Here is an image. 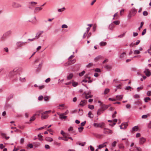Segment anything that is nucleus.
<instances>
[{
	"mask_svg": "<svg viewBox=\"0 0 151 151\" xmlns=\"http://www.w3.org/2000/svg\"><path fill=\"white\" fill-rule=\"evenodd\" d=\"M19 69L17 68H14L12 71H11L9 73V75L10 77L12 78L16 76V75L18 74L19 76L20 74L18 73Z\"/></svg>",
	"mask_w": 151,
	"mask_h": 151,
	"instance_id": "nucleus-1",
	"label": "nucleus"
},
{
	"mask_svg": "<svg viewBox=\"0 0 151 151\" xmlns=\"http://www.w3.org/2000/svg\"><path fill=\"white\" fill-rule=\"evenodd\" d=\"M51 112V110H49L47 111H45L43 113H41L42 116L41 118L42 119H47L48 116L47 114L50 113Z\"/></svg>",
	"mask_w": 151,
	"mask_h": 151,
	"instance_id": "nucleus-2",
	"label": "nucleus"
},
{
	"mask_svg": "<svg viewBox=\"0 0 151 151\" xmlns=\"http://www.w3.org/2000/svg\"><path fill=\"white\" fill-rule=\"evenodd\" d=\"M76 61V59H74L73 60H68V61L65 64V65L67 66L69 65L74 63Z\"/></svg>",
	"mask_w": 151,
	"mask_h": 151,
	"instance_id": "nucleus-3",
	"label": "nucleus"
},
{
	"mask_svg": "<svg viewBox=\"0 0 151 151\" xmlns=\"http://www.w3.org/2000/svg\"><path fill=\"white\" fill-rule=\"evenodd\" d=\"M128 125V124L127 122H124L122 123V124L119 126V127L121 129H125Z\"/></svg>",
	"mask_w": 151,
	"mask_h": 151,
	"instance_id": "nucleus-4",
	"label": "nucleus"
},
{
	"mask_svg": "<svg viewBox=\"0 0 151 151\" xmlns=\"http://www.w3.org/2000/svg\"><path fill=\"white\" fill-rule=\"evenodd\" d=\"M137 12V10L134 8H133L129 12V13L132 15L133 16L136 14Z\"/></svg>",
	"mask_w": 151,
	"mask_h": 151,
	"instance_id": "nucleus-5",
	"label": "nucleus"
},
{
	"mask_svg": "<svg viewBox=\"0 0 151 151\" xmlns=\"http://www.w3.org/2000/svg\"><path fill=\"white\" fill-rule=\"evenodd\" d=\"M104 125V123H102L99 124L97 123H94L93 124V126L94 127H102Z\"/></svg>",
	"mask_w": 151,
	"mask_h": 151,
	"instance_id": "nucleus-6",
	"label": "nucleus"
},
{
	"mask_svg": "<svg viewBox=\"0 0 151 151\" xmlns=\"http://www.w3.org/2000/svg\"><path fill=\"white\" fill-rule=\"evenodd\" d=\"M58 115L59 116V118L61 120H65L67 119V116H64V115H63L62 114H60V113H59L58 114Z\"/></svg>",
	"mask_w": 151,
	"mask_h": 151,
	"instance_id": "nucleus-7",
	"label": "nucleus"
},
{
	"mask_svg": "<svg viewBox=\"0 0 151 151\" xmlns=\"http://www.w3.org/2000/svg\"><path fill=\"white\" fill-rule=\"evenodd\" d=\"M144 73H145V75L147 77L150 76L151 75V73L148 69H145V70L144 71Z\"/></svg>",
	"mask_w": 151,
	"mask_h": 151,
	"instance_id": "nucleus-8",
	"label": "nucleus"
},
{
	"mask_svg": "<svg viewBox=\"0 0 151 151\" xmlns=\"http://www.w3.org/2000/svg\"><path fill=\"white\" fill-rule=\"evenodd\" d=\"M12 6L14 8H17L21 7V5L19 4L13 2L12 4Z\"/></svg>",
	"mask_w": 151,
	"mask_h": 151,
	"instance_id": "nucleus-9",
	"label": "nucleus"
},
{
	"mask_svg": "<svg viewBox=\"0 0 151 151\" xmlns=\"http://www.w3.org/2000/svg\"><path fill=\"white\" fill-rule=\"evenodd\" d=\"M43 31H40L39 32L36 34V35L35 38L36 39H38L39 38L40 35L43 33Z\"/></svg>",
	"mask_w": 151,
	"mask_h": 151,
	"instance_id": "nucleus-10",
	"label": "nucleus"
},
{
	"mask_svg": "<svg viewBox=\"0 0 151 151\" xmlns=\"http://www.w3.org/2000/svg\"><path fill=\"white\" fill-rule=\"evenodd\" d=\"M146 141L145 139L143 137H141L139 138V142L140 144H142Z\"/></svg>",
	"mask_w": 151,
	"mask_h": 151,
	"instance_id": "nucleus-11",
	"label": "nucleus"
},
{
	"mask_svg": "<svg viewBox=\"0 0 151 151\" xmlns=\"http://www.w3.org/2000/svg\"><path fill=\"white\" fill-rule=\"evenodd\" d=\"M86 102L87 101L85 100H82L81 101L80 104H79V105L82 106H83L86 104Z\"/></svg>",
	"mask_w": 151,
	"mask_h": 151,
	"instance_id": "nucleus-12",
	"label": "nucleus"
},
{
	"mask_svg": "<svg viewBox=\"0 0 151 151\" xmlns=\"http://www.w3.org/2000/svg\"><path fill=\"white\" fill-rule=\"evenodd\" d=\"M106 143H107V142H105L104 143H103V144L99 145V146L98 149H100L102 148H103V147H106V145L105 144Z\"/></svg>",
	"mask_w": 151,
	"mask_h": 151,
	"instance_id": "nucleus-13",
	"label": "nucleus"
},
{
	"mask_svg": "<svg viewBox=\"0 0 151 151\" xmlns=\"http://www.w3.org/2000/svg\"><path fill=\"white\" fill-rule=\"evenodd\" d=\"M112 132V130L109 129H105L104 133L105 134L111 133Z\"/></svg>",
	"mask_w": 151,
	"mask_h": 151,
	"instance_id": "nucleus-14",
	"label": "nucleus"
},
{
	"mask_svg": "<svg viewBox=\"0 0 151 151\" xmlns=\"http://www.w3.org/2000/svg\"><path fill=\"white\" fill-rule=\"evenodd\" d=\"M122 95L117 96H116V99H114V101L116 100H120V99H122Z\"/></svg>",
	"mask_w": 151,
	"mask_h": 151,
	"instance_id": "nucleus-15",
	"label": "nucleus"
},
{
	"mask_svg": "<svg viewBox=\"0 0 151 151\" xmlns=\"http://www.w3.org/2000/svg\"><path fill=\"white\" fill-rule=\"evenodd\" d=\"M25 43V42H17V43L16 44L18 47H20L22 46Z\"/></svg>",
	"mask_w": 151,
	"mask_h": 151,
	"instance_id": "nucleus-16",
	"label": "nucleus"
},
{
	"mask_svg": "<svg viewBox=\"0 0 151 151\" xmlns=\"http://www.w3.org/2000/svg\"><path fill=\"white\" fill-rule=\"evenodd\" d=\"M33 144L35 147H37L40 145V143L37 142H33Z\"/></svg>",
	"mask_w": 151,
	"mask_h": 151,
	"instance_id": "nucleus-17",
	"label": "nucleus"
},
{
	"mask_svg": "<svg viewBox=\"0 0 151 151\" xmlns=\"http://www.w3.org/2000/svg\"><path fill=\"white\" fill-rule=\"evenodd\" d=\"M42 9V8L41 7H36L35 8V9L34 12H39V11L41 10Z\"/></svg>",
	"mask_w": 151,
	"mask_h": 151,
	"instance_id": "nucleus-18",
	"label": "nucleus"
},
{
	"mask_svg": "<svg viewBox=\"0 0 151 151\" xmlns=\"http://www.w3.org/2000/svg\"><path fill=\"white\" fill-rule=\"evenodd\" d=\"M45 140L47 141L51 142L53 141V139L50 137H47L45 138Z\"/></svg>",
	"mask_w": 151,
	"mask_h": 151,
	"instance_id": "nucleus-19",
	"label": "nucleus"
},
{
	"mask_svg": "<svg viewBox=\"0 0 151 151\" xmlns=\"http://www.w3.org/2000/svg\"><path fill=\"white\" fill-rule=\"evenodd\" d=\"M73 76V73H70L69 75L68 76L67 78L68 80H70L71 79Z\"/></svg>",
	"mask_w": 151,
	"mask_h": 151,
	"instance_id": "nucleus-20",
	"label": "nucleus"
},
{
	"mask_svg": "<svg viewBox=\"0 0 151 151\" xmlns=\"http://www.w3.org/2000/svg\"><path fill=\"white\" fill-rule=\"evenodd\" d=\"M101 58H102V57L101 55H99L94 59V60L95 62H97Z\"/></svg>",
	"mask_w": 151,
	"mask_h": 151,
	"instance_id": "nucleus-21",
	"label": "nucleus"
},
{
	"mask_svg": "<svg viewBox=\"0 0 151 151\" xmlns=\"http://www.w3.org/2000/svg\"><path fill=\"white\" fill-rule=\"evenodd\" d=\"M130 151H141L142 150L140 148H138L137 147H136L135 149L133 150H132L131 149H129Z\"/></svg>",
	"mask_w": 151,
	"mask_h": 151,
	"instance_id": "nucleus-22",
	"label": "nucleus"
},
{
	"mask_svg": "<svg viewBox=\"0 0 151 151\" xmlns=\"http://www.w3.org/2000/svg\"><path fill=\"white\" fill-rule=\"evenodd\" d=\"M104 111L103 109L101 108V109H99L97 111V114L98 115H100L101 113H103V112Z\"/></svg>",
	"mask_w": 151,
	"mask_h": 151,
	"instance_id": "nucleus-23",
	"label": "nucleus"
},
{
	"mask_svg": "<svg viewBox=\"0 0 151 151\" xmlns=\"http://www.w3.org/2000/svg\"><path fill=\"white\" fill-rule=\"evenodd\" d=\"M108 107L107 106L105 105H104L102 106L101 108L104 111V110H105L107 109Z\"/></svg>",
	"mask_w": 151,
	"mask_h": 151,
	"instance_id": "nucleus-24",
	"label": "nucleus"
},
{
	"mask_svg": "<svg viewBox=\"0 0 151 151\" xmlns=\"http://www.w3.org/2000/svg\"><path fill=\"white\" fill-rule=\"evenodd\" d=\"M114 86L116 88L114 89L115 91H116L117 89H121V85L119 84L118 85H115Z\"/></svg>",
	"mask_w": 151,
	"mask_h": 151,
	"instance_id": "nucleus-25",
	"label": "nucleus"
},
{
	"mask_svg": "<svg viewBox=\"0 0 151 151\" xmlns=\"http://www.w3.org/2000/svg\"><path fill=\"white\" fill-rule=\"evenodd\" d=\"M109 29L111 30H112L113 29V23H111L109 24Z\"/></svg>",
	"mask_w": 151,
	"mask_h": 151,
	"instance_id": "nucleus-26",
	"label": "nucleus"
},
{
	"mask_svg": "<svg viewBox=\"0 0 151 151\" xmlns=\"http://www.w3.org/2000/svg\"><path fill=\"white\" fill-rule=\"evenodd\" d=\"M110 90L109 88H106L104 91V94L105 95L107 94L109 92ZM102 93V94H103Z\"/></svg>",
	"mask_w": 151,
	"mask_h": 151,
	"instance_id": "nucleus-27",
	"label": "nucleus"
},
{
	"mask_svg": "<svg viewBox=\"0 0 151 151\" xmlns=\"http://www.w3.org/2000/svg\"><path fill=\"white\" fill-rule=\"evenodd\" d=\"M138 128L137 126H135L132 128V132H134V131H137L138 130Z\"/></svg>",
	"mask_w": 151,
	"mask_h": 151,
	"instance_id": "nucleus-28",
	"label": "nucleus"
},
{
	"mask_svg": "<svg viewBox=\"0 0 151 151\" xmlns=\"http://www.w3.org/2000/svg\"><path fill=\"white\" fill-rule=\"evenodd\" d=\"M93 96L91 94H89V93H87L86 94V99H88L90 98H91Z\"/></svg>",
	"mask_w": 151,
	"mask_h": 151,
	"instance_id": "nucleus-29",
	"label": "nucleus"
},
{
	"mask_svg": "<svg viewBox=\"0 0 151 151\" xmlns=\"http://www.w3.org/2000/svg\"><path fill=\"white\" fill-rule=\"evenodd\" d=\"M106 42H101L100 43L99 45L100 46H102L106 45Z\"/></svg>",
	"mask_w": 151,
	"mask_h": 151,
	"instance_id": "nucleus-30",
	"label": "nucleus"
},
{
	"mask_svg": "<svg viewBox=\"0 0 151 151\" xmlns=\"http://www.w3.org/2000/svg\"><path fill=\"white\" fill-rule=\"evenodd\" d=\"M88 116L90 118L93 117V115L92 114L90 111H89L88 113Z\"/></svg>",
	"mask_w": 151,
	"mask_h": 151,
	"instance_id": "nucleus-31",
	"label": "nucleus"
},
{
	"mask_svg": "<svg viewBox=\"0 0 151 151\" xmlns=\"http://www.w3.org/2000/svg\"><path fill=\"white\" fill-rule=\"evenodd\" d=\"M42 110H40L37 111L36 114H35V116L37 115L39 116L40 114L42 113Z\"/></svg>",
	"mask_w": 151,
	"mask_h": 151,
	"instance_id": "nucleus-32",
	"label": "nucleus"
},
{
	"mask_svg": "<svg viewBox=\"0 0 151 151\" xmlns=\"http://www.w3.org/2000/svg\"><path fill=\"white\" fill-rule=\"evenodd\" d=\"M37 4V2L33 1L30 2L29 3V4H30L32 6H34L35 5Z\"/></svg>",
	"mask_w": 151,
	"mask_h": 151,
	"instance_id": "nucleus-33",
	"label": "nucleus"
},
{
	"mask_svg": "<svg viewBox=\"0 0 151 151\" xmlns=\"http://www.w3.org/2000/svg\"><path fill=\"white\" fill-rule=\"evenodd\" d=\"M35 115L34 114L31 117V118H30V121H34L35 119Z\"/></svg>",
	"mask_w": 151,
	"mask_h": 151,
	"instance_id": "nucleus-34",
	"label": "nucleus"
},
{
	"mask_svg": "<svg viewBox=\"0 0 151 151\" xmlns=\"http://www.w3.org/2000/svg\"><path fill=\"white\" fill-rule=\"evenodd\" d=\"M88 107L91 109H93L94 108V106L93 105H88Z\"/></svg>",
	"mask_w": 151,
	"mask_h": 151,
	"instance_id": "nucleus-35",
	"label": "nucleus"
},
{
	"mask_svg": "<svg viewBox=\"0 0 151 151\" xmlns=\"http://www.w3.org/2000/svg\"><path fill=\"white\" fill-rule=\"evenodd\" d=\"M120 23V21L119 20L114 21V24L116 25H119Z\"/></svg>",
	"mask_w": 151,
	"mask_h": 151,
	"instance_id": "nucleus-36",
	"label": "nucleus"
},
{
	"mask_svg": "<svg viewBox=\"0 0 151 151\" xmlns=\"http://www.w3.org/2000/svg\"><path fill=\"white\" fill-rule=\"evenodd\" d=\"M65 8L64 7H63L62 8L58 9V11L59 12H62L65 10Z\"/></svg>",
	"mask_w": 151,
	"mask_h": 151,
	"instance_id": "nucleus-37",
	"label": "nucleus"
},
{
	"mask_svg": "<svg viewBox=\"0 0 151 151\" xmlns=\"http://www.w3.org/2000/svg\"><path fill=\"white\" fill-rule=\"evenodd\" d=\"M85 71L84 70H83L81 72L79 73V76H82L84 75V74H85Z\"/></svg>",
	"mask_w": 151,
	"mask_h": 151,
	"instance_id": "nucleus-38",
	"label": "nucleus"
},
{
	"mask_svg": "<svg viewBox=\"0 0 151 151\" xmlns=\"http://www.w3.org/2000/svg\"><path fill=\"white\" fill-rule=\"evenodd\" d=\"M140 52L139 50H135L134 52V54H139Z\"/></svg>",
	"mask_w": 151,
	"mask_h": 151,
	"instance_id": "nucleus-39",
	"label": "nucleus"
},
{
	"mask_svg": "<svg viewBox=\"0 0 151 151\" xmlns=\"http://www.w3.org/2000/svg\"><path fill=\"white\" fill-rule=\"evenodd\" d=\"M50 97L48 96H46L44 97V99L45 101H48Z\"/></svg>",
	"mask_w": 151,
	"mask_h": 151,
	"instance_id": "nucleus-40",
	"label": "nucleus"
},
{
	"mask_svg": "<svg viewBox=\"0 0 151 151\" xmlns=\"http://www.w3.org/2000/svg\"><path fill=\"white\" fill-rule=\"evenodd\" d=\"M44 98L42 96H40L38 97V100L39 101H42Z\"/></svg>",
	"mask_w": 151,
	"mask_h": 151,
	"instance_id": "nucleus-41",
	"label": "nucleus"
},
{
	"mask_svg": "<svg viewBox=\"0 0 151 151\" xmlns=\"http://www.w3.org/2000/svg\"><path fill=\"white\" fill-rule=\"evenodd\" d=\"M78 83L76 82H73L72 83V85L74 87H76L77 86Z\"/></svg>",
	"mask_w": 151,
	"mask_h": 151,
	"instance_id": "nucleus-42",
	"label": "nucleus"
},
{
	"mask_svg": "<svg viewBox=\"0 0 151 151\" xmlns=\"http://www.w3.org/2000/svg\"><path fill=\"white\" fill-rule=\"evenodd\" d=\"M119 16L118 14V13H116L114 14V18H115L116 19H117V18L119 17Z\"/></svg>",
	"mask_w": 151,
	"mask_h": 151,
	"instance_id": "nucleus-43",
	"label": "nucleus"
},
{
	"mask_svg": "<svg viewBox=\"0 0 151 151\" xmlns=\"http://www.w3.org/2000/svg\"><path fill=\"white\" fill-rule=\"evenodd\" d=\"M143 86H141V87H138L137 89V91H139L140 90H142L143 88Z\"/></svg>",
	"mask_w": 151,
	"mask_h": 151,
	"instance_id": "nucleus-44",
	"label": "nucleus"
},
{
	"mask_svg": "<svg viewBox=\"0 0 151 151\" xmlns=\"http://www.w3.org/2000/svg\"><path fill=\"white\" fill-rule=\"evenodd\" d=\"M144 24V22H141L140 24V26L139 27L138 29L140 30L141 29L142 27V26Z\"/></svg>",
	"mask_w": 151,
	"mask_h": 151,
	"instance_id": "nucleus-45",
	"label": "nucleus"
},
{
	"mask_svg": "<svg viewBox=\"0 0 151 151\" xmlns=\"http://www.w3.org/2000/svg\"><path fill=\"white\" fill-rule=\"evenodd\" d=\"M120 149H122L124 148V147L122 144H120L118 145Z\"/></svg>",
	"mask_w": 151,
	"mask_h": 151,
	"instance_id": "nucleus-46",
	"label": "nucleus"
},
{
	"mask_svg": "<svg viewBox=\"0 0 151 151\" xmlns=\"http://www.w3.org/2000/svg\"><path fill=\"white\" fill-rule=\"evenodd\" d=\"M84 128L83 127H80L78 128V131L79 132H81L83 129Z\"/></svg>",
	"mask_w": 151,
	"mask_h": 151,
	"instance_id": "nucleus-47",
	"label": "nucleus"
},
{
	"mask_svg": "<svg viewBox=\"0 0 151 151\" xmlns=\"http://www.w3.org/2000/svg\"><path fill=\"white\" fill-rule=\"evenodd\" d=\"M105 68L108 70H109L111 68V67L110 66L108 65H106L105 66Z\"/></svg>",
	"mask_w": 151,
	"mask_h": 151,
	"instance_id": "nucleus-48",
	"label": "nucleus"
},
{
	"mask_svg": "<svg viewBox=\"0 0 151 151\" xmlns=\"http://www.w3.org/2000/svg\"><path fill=\"white\" fill-rule=\"evenodd\" d=\"M150 99L149 97H146L144 99V100L145 102H147L148 101L150 100Z\"/></svg>",
	"mask_w": 151,
	"mask_h": 151,
	"instance_id": "nucleus-49",
	"label": "nucleus"
},
{
	"mask_svg": "<svg viewBox=\"0 0 151 151\" xmlns=\"http://www.w3.org/2000/svg\"><path fill=\"white\" fill-rule=\"evenodd\" d=\"M125 53L124 52H123L122 54L120 55V57L121 58H123L125 56Z\"/></svg>",
	"mask_w": 151,
	"mask_h": 151,
	"instance_id": "nucleus-50",
	"label": "nucleus"
},
{
	"mask_svg": "<svg viewBox=\"0 0 151 151\" xmlns=\"http://www.w3.org/2000/svg\"><path fill=\"white\" fill-rule=\"evenodd\" d=\"M122 140H125V143H126V144L127 145H128V142H129L128 141V140L127 139H122Z\"/></svg>",
	"mask_w": 151,
	"mask_h": 151,
	"instance_id": "nucleus-51",
	"label": "nucleus"
},
{
	"mask_svg": "<svg viewBox=\"0 0 151 151\" xmlns=\"http://www.w3.org/2000/svg\"><path fill=\"white\" fill-rule=\"evenodd\" d=\"M93 64L92 63H90L86 65V67L89 68L93 66Z\"/></svg>",
	"mask_w": 151,
	"mask_h": 151,
	"instance_id": "nucleus-52",
	"label": "nucleus"
},
{
	"mask_svg": "<svg viewBox=\"0 0 151 151\" xmlns=\"http://www.w3.org/2000/svg\"><path fill=\"white\" fill-rule=\"evenodd\" d=\"M13 98V96L12 95H10L7 98V99L8 100H9L10 99L12 98Z\"/></svg>",
	"mask_w": 151,
	"mask_h": 151,
	"instance_id": "nucleus-53",
	"label": "nucleus"
},
{
	"mask_svg": "<svg viewBox=\"0 0 151 151\" xmlns=\"http://www.w3.org/2000/svg\"><path fill=\"white\" fill-rule=\"evenodd\" d=\"M27 146L31 148H32L33 147V145L32 144H29L27 145Z\"/></svg>",
	"mask_w": 151,
	"mask_h": 151,
	"instance_id": "nucleus-54",
	"label": "nucleus"
},
{
	"mask_svg": "<svg viewBox=\"0 0 151 151\" xmlns=\"http://www.w3.org/2000/svg\"><path fill=\"white\" fill-rule=\"evenodd\" d=\"M146 29H144L143 32H142V35H144L146 33Z\"/></svg>",
	"mask_w": 151,
	"mask_h": 151,
	"instance_id": "nucleus-55",
	"label": "nucleus"
},
{
	"mask_svg": "<svg viewBox=\"0 0 151 151\" xmlns=\"http://www.w3.org/2000/svg\"><path fill=\"white\" fill-rule=\"evenodd\" d=\"M44 87H45L44 85H42L41 86H39L38 88L39 89L41 90V89L44 88Z\"/></svg>",
	"mask_w": 151,
	"mask_h": 151,
	"instance_id": "nucleus-56",
	"label": "nucleus"
},
{
	"mask_svg": "<svg viewBox=\"0 0 151 151\" xmlns=\"http://www.w3.org/2000/svg\"><path fill=\"white\" fill-rule=\"evenodd\" d=\"M86 122L85 121H84V122L81 123V126H82V127L84 126L85 125V124H86Z\"/></svg>",
	"mask_w": 151,
	"mask_h": 151,
	"instance_id": "nucleus-57",
	"label": "nucleus"
},
{
	"mask_svg": "<svg viewBox=\"0 0 151 151\" xmlns=\"http://www.w3.org/2000/svg\"><path fill=\"white\" fill-rule=\"evenodd\" d=\"M124 12V9H123L121 10L120 12V15L122 16V15Z\"/></svg>",
	"mask_w": 151,
	"mask_h": 151,
	"instance_id": "nucleus-58",
	"label": "nucleus"
},
{
	"mask_svg": "<svg viewBox=\"0 0 151 151\" xmlns=\"http://www.w3.org/2000/svg\"><path fill=\"white\" fill-rule=\"evenodd\" d=\"M134 97L135 98L137 99L139 98L140 96L138 94H135V95H134Z\"/></svg>",
	"mask_w": 151,
	"mask_h": 151,
	"instance_id": "nucleus-59",
	"label": "nucleus"
},
{
	"mask_svg": "<svg viewBox=\"0 0 151 151\" xmlns=\"http://www.w3.org/2000/svg\"><path fill=\"white\" fill-rule=\"evenodd\" d=\"M144 16H147L148 15V12H147L145 11L143 13Z\"/></svg>",
	"mask_w": 151,
	"mask_h": 151,
	"instance_id": "nucleus-60",
	"label": "nucleus"
},
{
	"mask_svg": "<svg viewBox=\"0 0 151 151\" xmlns=\"http://www.w3.org/2000/svg\"><path fill=\"white\" fill-rule=\"evenodd\" d=\"M90 149L91 151H94V148L91 145L90 146Z\"/></svg>",
	"mask_w": 151,
	"mask_h": 151,
	"instance_id": "nucleus-61",
	"label": "nucleus"
},
{
	"mask_svg": "<svg viewBox=\"0 0 151 151\" xmlns=\"http://www.w3.org/2000/svg\"><path fill=\"white\" fill-rule=\"evenodd\" d=\"M62 28H68V26L66 24H64L62 25Z\"/></svg>",
	"mask_w": 151,
	"mask_h": 151,
	"instance_id": "nucleus-62",
	"label": "nucleus"
},
{
	"mask_svg": "<svg viewBox=\"0 0 151 151\" xmlns=\"http://www.w3.org/2000/svg\"><path fill=\"white\" fill-rule=\"evenodd\" d=\"M24 142V138H21L20 139V143L21 144H23Z\"/></svg>",
	"mask_w": 151,
	"mask_h": 151,
	"instance_id": "nucleus-63",
	"label": "nucleus"
},
{
	"mask_svg": "<svg viewBox=\"0 0 151 151\" xmlns=\"http://www.w3.org/2000/svg\"><path fill=\"white\" fill-rule=\"evenodd\" d=\"M147 95L148 96H150L151 95V91H148L147 92Z\"/></svg>",
	"mask_w": 151,
	"mask_h": 151,
	"instance_id": "nucleus-64",
	"label": "nucleus"
}]
</instances>
